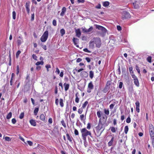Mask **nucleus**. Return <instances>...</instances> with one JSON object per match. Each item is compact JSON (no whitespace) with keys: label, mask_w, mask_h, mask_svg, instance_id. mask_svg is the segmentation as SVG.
<instances>
[{"label":"nucleus","mask_w":154,"mask_h":154,"mask_svg":"<svg viewBox=\"0 0 154 154\" xmlns=\"http://www.w3.org/2000/svg\"><path fill=\"white\" fill-rule=\"evenodd\" d=\"M110 129H111V131L113 133H115L116 132V129L115 127H110Z\"/></svg>","instance_id":"cd10ccee"},{"label":"nucleus","mask_w":154,"mask_h":154,"mask_svg":"<svg viewBox=\"0 0 154 154\" xmlns=\"http://www.w3.org/2000/svg\"><path fill=\"white\" fill-rule=\"evenodd\" d=\"M48 31H45L42 36L41 38V40L42 42H44L46 41L48 38Z\"/></svg>","instance_id":"20e7f679"},{"label":"nucleus","mask_w":154,"mask_h":154,"mask_svg":"<svg viewBox=\"0 0 154 154\" xmlns=\"http://www.w3.org/2000/svg\"><path fill=\"white\" fill-rule=\"evenodd\" d=\"M12 116V113L10 112L7 115L6 118L7 119H9Z\"/></svg>","instance_id":"c85d7f7f"},{"label":"nucleus","mask_w":154,"mask_h":154,"mask_svg":"<svg viewBox=\"0 0 154 154\" xmlns=\"http://www.w3.org/2000/svg\"><path fill=\"white\" fill-rule=\"evenodd\" d=\"M16 13L15 11H13L12 12L13 18L14 20L16 19Z\"/></svg>","instance_id":"e433bc0d"},{"label":"nucleus","mask_w":154,"mask_h":154,"mask_svg":"<svg viewBox=\"0 0 154 154\" xmlns=\"http://www.w3.org/2000/svg\"><path fill=\"white\" fill-rule=\"evenodd\" d=\"M26 11L27 10H29V5L27 3H26Z\"/></svg>","instance_id":"a19ab883"},{"label":"nucleus","mask_w":154,"mask_h":154,"mask_svg":"<svg viewBox=\"0 0 154 154\" xmlns=\"http://www.w3.org/2000/svg\"><path fill=\"white\" fill-rule=\"evenodd\" d=\"M56 70L55 71V72L57 73V74H59L60 73V70L57 67L56 68Z\"/></svg>","instance_id":"6e6d98bb"},{"label":"nucleus","mask_w":154,"mask_h":154,"mask_svg":"<svg viewBox=\"0 0 154 154\" xmlns=\"http://www.w3.org/2000/svg\"><path fill=\"white\" fill-rule=\"evenodd\" d=\"M87 128L88 129H90V128H91V124L90 123H88V124H87Z\"/></svg>","instance_id":"0e129e2a"},{"label":"nucleus","mask_w":154,"mask_h":154,"mask_svg":"<svg viewBox=\"0 0 154 154\" xmlns=\"http://www.w3.org/2000/svg\"><path fill=\"white\" fill-rule=\"evenodd\" d=\"M83 109L82 108L79 109L78 110V112L79 114H81L83 112Z\"/></svg>","instance_id":"864d4df0"},{"label":"nucleus","mask_w":154,"mask_h":154,"mask_svg":"<svg viewBox=\"0 0 154 154\" xmlns=\"http://www.w3.org/2000/svg\"><path fill=\"white\" fill-rule=\"evenodd\" d=\"M34 14L33 13V14H32V15H31V21H33V20H34Z\"/></svg>","instance_id":"052dcab7"},{"label":"nucleus","mask_w":154,"mask_h":154,"mask_svg":"<svg viewBox=\"0 0 154 154\" xmlns=\"http://www.w3.org/2000/svg\"><path fill=\"white\" fill-rule=\"evenodd\" d=\"M83 50L85 52H87L88 53H90L91 51H89L87 48H85L83 49Z\"/></svg>","instance_id":"69168bd1"},{"label":"nucleus","mask_w":154,"mask_h":154,"mask_svg":"<svg viewBox=\"0 0 154 154\" xmlns=\"http://www.w3.org/2000/svg\"><path fill=\"white\" fill-rule=\"evenodd\" d=\"M66 11V9L65 7H63L62 9V11L60 14L61 16H63L64 15Z\"/></svg>","instance_id":"ddd939ff"},{"label":"nucleus","mask_w":154,"mask_h":154,"mask_svg":"<svg viewBox=\"0 0 154 154\" xmlns=\"http://www.w3.org/2000/svg\"><path fill=\"white\" fill-rule=\"evenodd\" d=\"M101 73H99V75L98 76V77L97 78V79L99 81V82H101Z\"/></svg>","instance_id":"58836bf2"},{"label":"nucleus","mask_w":154,"mask_h":154,"mask_svg":"<svg viewBox=\"0 0 154 154\" xmlns=\"http://www.w3.org/2000/svg\"><path fill=\"white\" fill-rule=\"evenodd\" d=\"M75 33L76 34V36L77 37L79 38L80 37L81 35V32L79 29L75 30Z\"/></svg>","instance_id":"f8f14e48"},{"label":"nucleus","mask_w":154,"mask_h":154,"mask_svg":"<svg viewBox=\"0 0 154 154\" xmlns=\"http://www.w3.org/2000/svg\"><path fill=\"white\" fill-rule=\"evenodd\" d=\"M5 140L6 141H9L11 140V139L9 137H6L5 138Z\"/></svg>","instance_id":"603ef678"},{"label":"nucleus","mask_w":154,"mask_h":154,"mask_svg":"<svg viewBox=\"0 0 154 154\" xmlns=\"http://www.w3.org/2000/svg\"><path fill=\"white\" fill-rule=\"evenodd\" d=\"M21 51H18L16 54V57L17 58L18 57L19 55L20 54Z\"/></svg>","instance_id":"de8ad7c7"},{"label":"nucleus","mask_w":154,"mask_h":154,"mask_svg":"<svg viewBox=\"0 0 154 154\" xmlns=\"http://www.w3.org/2000/svg\"><path fill=\"white\" fill-rule=\"evenodd\" d=\"M30 124L33 126H35L36 125V122L35 120L31 119L29 121Z\"/></svg>","instance_id":"4468645a"},{"label":"nucleus","mask_w":154,"mask_h":154,"mask_svg":"<svg viewBox=\"0 0 154 154\" xmlns=\"http://www.w3.org/2000/svg\"><path fill=\"white\" fill-rule=\"evenodd\" d=\"M40 119L44 122H47V119L45 118V115L44 114H41L40 117Z\"/></svg>","instance_id":"1a4fd4ad"},{"label":"nucleus","mask_w":154,"mask_h":154,"mask_svg":"<svg viewBox=\"0 0 154 154\" xmlns=\"http://www.w3.org/2000/svg\"><path fill=\"white\" fill-rule=\"evenodd\" d=\"M64 86L65 87V91H67L69 89V85L67 84L66 83H65L64 84Z\"/></svg>","instance_id":"aec40b11"},{"label":"nucleus","mask_w":154,"mask_h":154,"mask_svg":"<svg viewBox=\"0 0 154 154\" xmlns=\"http://www.w3.org/2000/svg\"><path fill=\"white\" fill-rule=\"evenodd\" d=\"M114 140V137H112L111 138V140L108 142V145L109 146H112V143L113 142Z\"/></svg>","instance_id":"6ab92c4d"},{"label":"nucleus","mask_w":154,"mask_h":154,"mask_svg":"<svg viewBox=\"0 0 154 154\" xmlns=\"http://www.w3.org/2000/svg\"><path fill=\"white\" fill-rule=\"evenodd\" d=\"M147 61H148L149 63H151V60H152V57L150 56H149L147 58Z\"/></svg>","instance_id":"f704fd0d"},{"label":"nucleus","mask_w":154,"mask_h":154,"mask_svg":"<svg viewBox=\"0 0 154 154\" xmlns=\"http://www.w3.org/2000/svg\"><path fill=\"white\" fill-rule=\"evenodd\" d=\"M136 69L137 71V72H138V73H140V69L138 67V66L137 65H136Z\"/></svg>","instance_id":"49530a36"},{"label":"nucleus","mask_w":154,"mask_h":154,"mask_svg":"<svg viewBox=\"0 0 154 154\" xmlns=\"http://www.w3.org/2000/svg\"><path fill=\"white\" fill-rule=\"evenodd\" d=\"M131 118L129 116L127 119L126 120V122L127 123H129L131 122Z\"/></svg>","instance_id":"37998d69"},{"label":"nucleus","mask_w":154,"mask_h":154,"mask_svg":"<svg viewBox=\"0 0 154 154\" xmlns=\"http://www.w3.org/2000/svg\"><path fill=\"white\" fill-rule=\"evenodd\" d=\"M132 77L134 79V80H135L137 79V77L133 73L131 74Z\"/></svg>","instance_id":"c9c22d12"},{"label":"nucleus","mask_w":154,"mask_h":154,"mask_svg":"<svg viewBox=\"0 0 154 154\" xmlns=\"http://www.w3.org/2000/svg\"><path fill=\"white\" fill-rule=\"evenodd\" d=\"M128 131V126H126L124 128V132L125 134H127Z\"/></svg>","instance_id":"a878e982"},{"label":"nucleus","mask_w":154,"mask_h":154,"mask_svg":"<svg viewBox=\"0 0 154 154\" xmlns=\"http://www.w3.org/2000/svg\"><path fill=\"white\" fill-rule=\"evenodd\" d=\"M105 114L107 115H108L109 114V111L108 109H104Z\"/></svg>","instance_id":"b1692460"},{"label":"nucleus","mask_w":154,"mask_h":154,"mask_svg":"<svg viewBox=\"0 0 154 154\" xmlns=\"http://www.w3.org/2000/svg\"><path fill=\"white\" fill-rule=\"evenodd\" d=\"M61 123L62 125H63V126L65 127V128H66V124L64 122L63 120H62L61 121Z\"/></svg>","instance_id":"09e8293b"},{"label":"nucleus","mask_w":154,"mask_h":154,"mask_svg":"<svg viewBox=\"0 0 154 154\" xmlns=\"http://www.w3.org/2000/svg\"><path fill=\"white\" fill-rule=\"evenodd\" d=\"M38 111V108H36L34 111V113L35 115H36L37 114Z\"/></svg>","instance_id":"bb28decb"},{"label":"nucleus","mask_w":154,"mask_h":154,"mask_svg":"<svg viewBox=\"0 0 154 154\" xmlns=\"http://www.w3.org/2000/svg\"><path fill=\"white\" fill-rule=\"evenodd\" d=\"M16 122V120L15 119H12V122L13 124H15Z\"/></svg>","instance_id":"e2e57ef3"},{"label":"nucleus","mask_w":154,"mask_h":154,"mask_svg":"<svg viewBox=\"0 0 154 154\" xmlns=\"http://www.w3.org/2000/svg\"><path fill=\"white\" fill-rule=\"evenodd\" d=\"M60 33L61 34V36H63L65 34V30L63 29H62L60 30Z\"/></svg>","instance_id":"393cba45"},{"label":"nucleus","mask_w":154,"mask_h":154,"mask_svg":"<svg viewBox=\"0 0 154 154\" xmlns=\"http://www.w3.org/2000/svg\"><path fill=\"white\" fill-rule=\"evenodd\" d=\"M97 34L102 37H103L106 35L107 31L106 29L104 27L97 25Z\"/></svg>","instance_id":"f257e3e1"},{"label":"nucleus","mask_w":154,"mask_h":154,"mask_svg":"<svg viewBox=\"0 0 154 154\" xmlns=\"http://www.w3.org/2000/svg\"><path fill=\"white\" fill-rule=\"evenodd\" d=\"M113 124L114 125H116L117 124L116 120V119H114L113 120Z\"/></svg>","instance_id":"774afa93"},{"label":"nucleus","mask_w":154,"mask_h":154,"mask_svg":"<svg viewBox=\"0 0 154 154\" xmlns=\"http://www.w3.org/2000/svg\"><path fill=\"white\" fill-rule=\"evenodd\" d=\"M134 83L136 86L137 87L139 86V83L138 79L134 80Z\"/></svg>","instance_id":"f3484780"},{"label":"nucleus","mask_w":154,"mask_h":154,"mask_svg":"<svg viewBox=\"0 0 154 154\" xmlns=\"http://www.w3.org/2000/svg\"><path fill=\"white\" fill-rule=\"evenodd\" d=\"M19 38L20 39L17 40V42L18 45H20L23 42V38L20 36L19 37Z\"/></svg>","instance_id":"9b49d317"},{"label":"nucleus","mask_w":154,"mask_h":154,"mask_svg":"<svg viewBox=\"0 0 154 154\" xmlns=\"http://www.w3.org/2000/svg\"><path fill=\"white\" fill-rule=\"evenodd\" d=\"M80 75L82 77L86 78L88 76V73L85 71H83L81 72Z\"/></svg>","instance_id":"6e6552de"},{"label":"nucleus","mask_w":154,"mask_h":154,"mask_svg":"<svg viewBox=\"0 0 154 154\" xmlns=\"http://www.w3.org/2000/svg\"><path fill=\"white\" fill-rule=\"evenodd\" d=\"M130 17L131 15L128 12L126 11H124L122 12V19L123 20L130 18Z\"/></svg>","instance_id":"39448f33"},{"label":"nucleus","mask_w":154,"mask_h":154,"mask_svg":"<svg viewBox=\"0 0 154 154\" xmlns=\"http://www.w3.org/2000/svg\"><path fill=\"white\" fill-rule=\"evenodd\" d=\"M123 83L122 82H120L119 83V87L120 89H121L122 88Z\"/></svg>","instance_id":"ea45409f"},{"label":"nucleus","mask_w":154,"mask_h":154,"mask_svg":"<svg viewBox=\"0 0 154 154\" xmlns=\"http://www.w3.org/2000/svg\"><path fill=\"white\" fill-rule=\"evenodd\" d=\"M88 88L91 89L93 88V85L91 82L88 84Z\"/></svg>","instance_id":"412c9836"},{"label":"nucleus","mask_w":154,"mask_h":154,"mask_svg":"<svg viewBox=\"0 0 154 154\" xmlns=\"http://www.w3.org/2000/svg\"><path fill=\"white\" fill-rule=\"evenodd\" d=\"M48 122L50 124H51L52 123V119L51 118H50L48 120Z\"/></svg>","instance_id":"338daca9"},{"label":"nucleus","mask_w":154,"mask_h":154,"mask_svg":"<svg viewBox=\"0 0 154 154\" xmlns=\"http://www.w3.org/2000/svg\"><path fill=\"white\" fill-rule=\"evenodd\" d=\"M19 71H20L19 67L18 65H17V72H16L17 75L19 73Z\"/></svg>","instance_id":"79ce46f5"},{"label":"nucleus","mask_w":154,"mask_h":154,"mask_svg":"<svg viewBox=\"0 0 154 154\" xmlns=\"http://www.w3.org/2000/svg\"><path fill=\"white\" fill-rule=\"evenodd\" d=\"M94 76V72L92 71H90L89 72V76L92 79Z\"/></svg>","instance_id":"7c9ffc66"},{"label":"nucleus","mask_w":154,"mask_h":154,"mask_svg":"<svg viewBox=\"0 0 154 154\" xmlns=\"http://www.w3.org/2000/svg\"><path fill=\"white\" fill-rule=\"evenodd\" d=\"M97 115L99 118H100L101 117L100 112V111H98L97 112Z\"/></svg>","instance_id":"13d9d810"},{"label":"nucleus","mask_w":154,"mask_h":154,"mask_svg":"<svg viewBox=\"0 0 154 154\" xmlns=\"http://www.w3.org/2000/svg\"><path fill=\"white\" fill-rule=\"evenodd\" d=\"M53 24L54 26H56L57 25L56 21L55 20H54L53 21Z\"/></svg>","instance_id":"4d7b16f0"},{"label":"nucleus","mask_w":154,"mask_h":154,"mask_svg":"<svg viewBox=\"0 0 154 154\" xmlns=\"http://www.w3.org/2000/svg\"><path fill=\"white\" fill-rule=\"evenodd\" d=\"M78 94H79L78 93H76L75 94V101L77 103H78L79 101V97H78Z\"/></svg>","instance_id":"4be33fe9"},{"label":"nucleus","mask_w":154,"mask_h":154,"mask_svg":"<svg viewBox=\"0 0 154 154\" xmlns=\"http://www.w3.org/2000/svg\"><path fill=\"white\" fill-rule=\"evenodd\" d=\"M82 32L86 33H89L91 32L93 30V28L92 26L89 29H87L85 27H82Z\"/></svg>","instance_id":"423d86ee"},{"label":"nucleus","mask_w":154,"mask_h":154,"mask_svg":"<svg viewBox=\"0 0 154 154\" xmlns=\"http://www.w3.org/2000/svg\"><path fill=\"white\" fill-rule=\"evenodd\" d=\"M110 84L107 83L106 87L103 90V91L104 93L107 92L109 90L110 87Z\"/></svg>","instance_id":"0eeeda50"},{"label":"nucleus","mask_w":154,"mask_h":154,"mask_svg":"<svg viewBox=\"0 0 154 154\" xmlns=\"http://www.w3.org/2000/svg\"><path fill=\"white\" fill-rule=\"evenodd\" d=\"M43 61H41L37 62V63H36L35 65L37 66H38L39 65H43Z\"/></svg>","instance_id":"473e14b6"},{"label":"nucleus","mask_w":154,"mask_h":154,"mask_svg":"<svg viewBox=\"0 0 154 154\" xmlns=\"http://www.w3.org/2000/svg\"><path fill=\"white\" fill-rule=\"evenodd\" d=\"M117 28L118 30L119 31H120L122 30V28L120 26H117Z\"/></svg>","instance_id":"680f3d73"},{"label":"nucleus","mask_w":154,"mask_h":154,"mask_svg":"<svg viewBox=\"0 0 154 154\" xmlns=\"http://www.w3.org/2000/svg\"><path fill=\"white\" fill-rule=\"evenodd\" d=\"M94 44L96 45L95 42H91L90 43V47L92 48H94Z\"/></svg>","instance_id":"a211bd4d"},{"label":"nucleus","mask_w":154,"mask_h":154,"mask_svg":"<svg viewBox=\"0 0 154 154\" xmlns=\"http://www.w3.org/2000/svg\"><path fill=\"white\" fill-rule=\"evenodd\" d=\"M140 103L139 101H137L135 103L136 107H140Z\"/></svg>","instance_id":"8fccbe9b"},{"label":"nucleus","mask_w":154,"mask_h":154,"mask_svg":"<svg viewBox=\"0 0 154 154\" xmlns=\"http://www.w3.org/2000/svg\"><path fill=\"white\" fill-rule=\"evenodd\" d=\"M82 136L84 140V143L86 141V137L88 135H91V134L90 131H88L85 128H82L81 130Z\"/></svg>","instance_id":"7ed1b4c3"},{"label":"nucleus","mask_w":154,"mask_h":154,"mask_svg":"<svg viewBox=\"0 0 154 154\" xmlns=\"http://www.w3.org/2000/svg\"><path fill=\"white\" fill-rule=\"evenodd\" d=\"M79 39L77 38H74L73 39V41L75 45H76L78 42Z\"/></svg>","instance_id":"5701e85b"},{"label":"nucleus","mask_w":154,"mask_h":154,"mask_svg":"<svg viewBox=\"0 0 154 154\" xmlns=\"http://www.w3.org/2000/svg\"><path fill=\"white\" fill-rule=\"evenodd\" d=\"M118 103V101H116V102H114L113 103L111 104L109 106V108L110 109H112L113 107H114V106L115 105V104L117 103Z\"/></svg>","instance_id":"dca6fc26"},{"label":"nucleus","mask_w":154,"mask_h":154,"mask_svg":"<svg viewBox=\"0 0 154 154\" xmlns=\"http://www.w3.org/2000/svg\"><path fill=\"white\" fill-rule=\"evenodd\" d=\"M45 67L47 68V71L48 72L49 71L48 69L51 68V66L49 64H47L45 66Z\"/></svg>","instance_id":"a18cd8bd"},{"label":"nucleus","mask_w":154,"mask_h":154,"mask_svg":"<svg viewBox=\"0 0 154 154\" xmlns=\"http://www.w3.org/2000/svg\"><path fill=\"white\" fill-rule=\"evenodd\" d=\"M101 44V41L100 38H97V48H100Z\"/></svg>","instance_id":"9d476101"},{"label":"nucleus","mask_w":154,"mask_h":154,"mask_svg":"<svg viewBox=\"0 0 154 154\" xmlns=\"http://www.w3.org/2000/svg\"><path fill=\"white\" fill-rule=\"evenodd\" d=\"M88 101H86L85 102V103L83 104L82 106V108L83 109L85 108L86 107V106L88 104Z\"/></svg>","instance_id":"2f4dec72"},{"label":"nucleus","mask_w":154,"mask_h":154,"mask_svg":"<svg viewBox=\"0 0 154 154\" xmlns=\"http://www.w3.org/2000/svg\"><path fill=\"white\" fill-rule=\"evenodd\" d=\"M27 143H28L29 145L30 146H32L33 144L32 142L30 141H28Z\"/></svg>","instance_id":"bf43d9fd"},{"label":"nucleus","mask_w":154,"mask_h":154,"mask_svg":"<svg viewBox=\"0 0 154 154\" xmlns=\"http://www.w3.org/2000/svg\"><path fill=\"white\" fill-rule=\"evenodd\" d=\"M66 135L67 137V138L68 140L70 142H72V139H71V137H70L69 134H66Z\"/></svg>","instance_id":"72a5a7b5"},{"label":"nucleus","mask_w":154,"mask_h":154,"mask_svg":"<svg viewBox=\"0 0 154 154\" xmlns=\"http://www.w3.org/2000/svg\"><path fill=\"white\" fill-rule=\"evenodd\" d=\"M129 70L131 74L134 73V72L133 71V67L132 66L129 67Z\"/></svg>","instance_id":"4c0bfd02"},{"label":"nucleus","mask_w":154,"mask_h":154,"mask_svg":"<svg viewBox=\"0 0 154 154\" xmlns=\"http://www.w3.org/2000/svg\"><path fill=\"white\" fill-rule=\"evenodd\" d=\"M107 119L106 116H103L102 118H101L99 120V123L97 126V130H99L103 128V125Z\"/></svg>","instance_id":"f03ea898"},{"label":"nucleus","mask_w":154,"mask_h":154,"mask_svg":"<svg viewBox=\"0 0 154 154\" xmlns=\"http://www.w3.org/2000/svg\"><path fill=\"white\" fill-rule=\"evenodd\" d=\"M80 119L82 121L84 119L85 116L84 115L82 114L80 116Z\"/></svg>","instance_id":"3c124183"},{"label":"nucleus","mask_w":154,"mask_h":154,"mask_svg":"<svg viewBox=\"0 0 154 154\" xmlns=\"http://www.w3.org/2000/svg\"><path fill=\"white\" fill-rule=\"evenodd\" d=\"M24 116V113L22 112L20 114V116H19V118L20 119H22L23 118Z\"/></svg>","instance_id":"c03bdc74"},{"label":"nucleus","mask_w":154,"mask_h":154,"mask_svg":"<svg viewBox=\"0 0 154 154\" xmlns=\"http://www.w3.org/2000/svg\"><path fill=\"white\" fill-rule=\"evenodd\" d=\"M74 134H75V135H79L78 131L77 129H75Z\"/></svg>","instance_id":"5fc2aeb1"},{"label":"nucleus","mask_w":154,"mask_h":154,"mask_svg":"<svg viewBox=\"0 0 154 154\" xmlns=\"http://www.w3.org/2000/svg\"><path fill=\"white\" fill-rule=\"evenodd\" d=\"M109 3L108 1H105L103 2V5L105 7H107L109 5Z\"/></svg>","instance_id":"2eb2a0df"},{"label":"nucleus","mask_w":154,"mask_h":154,"mask_svg":"<svg viewBox=\"0 0 154 154\" xmlns=\"http://www.w3.org/2000/svg\"><path fill=\"white\" fill-rule=\"evenodd\" d=\"M60 104L61 107L63 106V100L62 99H60Z\"/></svg>","instance_id":"c756f323"}]
</instances>
